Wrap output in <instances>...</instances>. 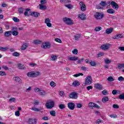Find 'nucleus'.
I'll use <instances>...</instances> for the list:
<instances>
[{
	"label": "nucleus",
	"instance_id": "6",
	"mask_svg": "<svg viewBox=\"0 0 124 124\" xmlns=\"http://www.w3.org/2000/svg\"><path fill=\"white\" fill-rule=\"evenodd\" d=\"M42 48H43V49H50L51 48V44L49 42L43 43Z\"/></svg>",
	"mask_w": 124,
	"mask_h": 124
},
{
	"label": "nucleus",
	"instance_id": "31",
	"mask_svg": "<svg viewBox=\"0 0 124 124\" xmlns=\"http://www.w3.org/2000/svg\"><path fill=\"white\" fill-rule=\"evenodd\" d=\"M34 77H37V76H39L40 75V72L38 71L33 72Z\"/></svg>",
	"mask_w": 124,
	"mask_h": 124
},
{
	"label": "nucleus",
	"instance_id": "25",
	"mask_svg": "<svg viewBox=\"0 0 124 124\" xmlns=\"http://www.w3.org/2000/svg\"><path fill=\"white\" fill-rule=\"evenodd\" d=\"M109 101V98H108V97L107 96H105L103 97L102 99V102H103V103H106V102H107V101Z\"/></svg>",
	"mask_w": 124,
	"mask_h": 124
},
{
	"label": "nucleus",
	"instance_id": "2",
	"mask_svg": "<svg viewBox=\"0 0 124 124\" xmlns=\"http://www.w3.org/2000/svg\"><path fill=\"white\" fill-rule=\"evenodd\" d=\"M47 109H52L55 106V102L53 101L49 100L46 104Z\"/></svg>",
	"mask_w": 124,
	"mask_h": 124
},
{
	"label": "nucleus",
	"instance_id": "46",
	"mask_svg": "<svg viewBox=\"0 0 124 124\" xmlns=\"http://www.w3.org/2000/svg\"><path fill=\"white\" fill-rule=\"evenodd\" d=\"M13 56L14 57H19V56H20V53L18 52H15L13 53Z\"/></svg>",
	"mask_w": 124,
	"mask_h": 124
},
{
	"label": "nucleus",
	"instance_id": "39",
	"mask_svg": "<svg viewBox=\"0 0 124 124\" xmlns=\"http://www.w3.org/2000/svg\"><path fill=\"white\" fill-rule=\"evenodd\" d=\"M81 37V35L80 34H77L75 36V40H79Z\"/></svg>",
	"mask_w": 124,
	"mask_h": 124
},
{
	"label": "nucleus",
	"instance_id": "14",
	"mask_svg": "<svg viewBox=\"0 0 124 124\" xmlns=\"http://www.w3.org/2000/svg\"><path fill=\"white\" fill-rule=\"evenodd\" d=\"M31 13L30 15H31V16H33V17H35L36 18L40 16V13L37 12H31Z\"/></svg>",
	"mask_w": 124,
	"mask_h": 124
},
{
	"label": "nucleus",
	"instance_id": "13",
	"mask_svg": "<svg viewBox=\"0 0 124 124\" xmlns=\"http://www.w3.org/2000/svg\"><path fill=\"white\" fill-rule=\"evenodd\" d=\"M45 24H46L47 27L48 28H51L52 27V24L51 23V20H50V18H46L45 20Z\"/></svg>",
	"mask_w": 124,
	"mask_h": 124
},
{
	"label": "nucleus",
	"instance_id": "38",
	"mask_svg": "<svg viewBox=\"0 0 124 124\" xmlns=\"http://www.w3.org/2000/svg\"><path fill=\"white\" fill-rule=\"evenodd\" d=\"M89 63L91 66H95L96 65V62L94 61H91Z\"/></svg>",
	"mask_w": 124,
	"mask_h": 124
},
{
	"label": "nucleus",
	"instance_id": "3",
	"mask_svg": "<svg viewBox=\"0 0 124 124\" xmlns=\"http://www.w3.org/2000/svg\"><path fill=\"white\" fill-rule=\"evenodd\" d=\"M93 83V79L92 77L89 76L85 78V83L83 84V86H85L86 85H91Z\"/></svg>",
	"mask_w": 124,
	"mask_h": 124
},
{
	"label": "nucleus",
	"instance_id": "52",
	"mask_svg": "<svg viewBox=\"0 0 124 124\" xmlns=\"http://www.w3.org/2000/svg\"><path fill=\"white\" fill-rule=\"evenodd\" d=\"M119 99H122L124 100V93L122 94H120L119 96Z\"/></svg>",
	"mask_w": 124,
	"mask_h": 124
},
{
	"label": "nucleus",
	"instance_id": "28",
	"mask_svg": "<svg viewBox=\"0 0 124 124\" xmlns=\"http://www.w3.org/2000/svg\"><path fill=\"white\" fill-rule=\"evenodd\" d=\"M46 92L43 90H41L39 93V94H40V95H46Z\"/></svg>",
	"mask_w": 124,
	"mask_h": 124
},
{
	"label": "nucleus",
	"instance_id": "59",
	"mask_svg": "<svg viewBox=\"0 0 124 124\" xmlns=\"http://www.w3.org/2000/svg\"><path fill=\"white\" fill-rule=\"evenodd\" d=\"M102 93L104 95H107L108 94V92L107 90H104L102 91Z\"/></svg>",
	"mask_w": 124,
	"mask_h": 124
},
{
	"label": "nucleus",
	"instance_id": "1",
	"mask_svg": "<svg viewBox=\"0 0 124 124\" xmlns=\"http://www.w3.org/2000/svg\"><path fill=\"white\" fill-rule=\"evenodd\" d=\"M94 17L96 20H101L104 17V14L102 12H96L94 15Z\"/></svg>",
	"mask_w": 124,
	"mask_h": 124
},
{
	"label": "nucleus",
	"instance_id": "58",
	"mask_svg": "<svg viewBox=\"0 0 124 124\" xmlns=\"http://www.w3.org/2000/svg\"><path fill=\"white\" fill-rule=\"evenodd\" d=\"M42 120H43L44 121H48L49 120V117H48V116H45L42 118Z\"/></svg>",
	"mask_w": 124,
	"mask_h": 124
},
{
	"label": "nucleus",
	"instance_id": "35",
	"mask_svg": "<svg viewBox=\"0 0 124 124\" xmlns=\"http://www.w3.org/2000/svg\"><path fill=\"white\" fill-rule=\"evenodd\" d=\"M24 11H25V9L24 8L21 7L18 9V12L20 14H23Z\"/></svg>",
	"mask_w": 124,
	"mask_h": 124
},
{
	"label": "nucleus",
	"instance_id": "49",
	"mask_svg": "<svg viewBox=\"0 0 124 124\" xmlns=\"http://www.w3.org/2000/svg\"><path fill=\"white\" fill-rule=\"evenodd\" d=\"M50 85L51 86V87H52L53 88H55V87H56V83L54 82V81H51L50 83Z\"/></svg>",
	"mask_w": 124,
	"mask_h": 124
},
{
	"label": "nucleus",
	"instance_id": "62",
	"mask_svg": "<svg viewBox=\"0 0 124 124\" xmlns=\"http://www.w3.org/2000/svg\"><path fill=\"white\" fill-rule=\"evenodd\" d=\"M81 70H83V71H86L87 69H88V68L85 67V66H82L81 67Z\"/></svg>",
	"mask_w": 124,
	"mask_h": 124
},
{
	"label": "nucleus",
	"instance_id": "11",
	"mask_svg": "<svg viewBox=\"0 0 124 124\" xmlns=\"http://www.w3.org/2000/svg\"><path fill=\"white\" fill-rule=\"evenodd\" d=\"M68 108L70 109V110H74L75 109V104L72 102H69L68 103Z\"/></svg>",
	"mask_w": 124,
	"mask_h": 124
},
{
	"label": "nucleus",
	"instance_id": "27",
	"mask_svg": "<svg viewBox=\"0 0 124 124\" xmlns=\"http://www.w3.org/2000/svg\"><path fill=\"white\" fill-rule=\"evenodd\" d=\"M40 9L41 10H46V9H47V7L46 5L41 4H40Z\"/></svg>",
	"mask_w": 124,
	"mask_h": 124
},
{
	"label": "nucleus",
	"instance_id": "51",
	"mask_svg": "<svg viewBox=\"0 0 124 124\" xmlns=\"http://www.w3.org/2000/svg\"><path fill=\"white\" fill-rule=\"evenodd\" d=\"M72 53L74 55H77L78 54V50L75 49L72 51Z\"/></svg>",
	"mask_w": 124,
	"mask_h": 124
},
{
	"label": "nucleus",
	"instance_id": "26",
	"mask_svg": "<svg viewBox=\"0 0 124 124\" xmlns=\"http://www.w3.org/2000/svg\"><path fill=\"white\" fill-rule=\"evenodd\" d=\"M28 47H29V45L27 43H25L23 44L21 46V50H26Z\"/></svg>",
	"mask_w": 124,
	"mask_h": 124
},
{
	"label": "nucleus",
	"instance_id": "10",
	"mask_svg": "<svg viewBox=\"0 0 124 124\" xmlns=\"http://www.w3.org/2000/svg\"><path fill=\"white\" fill-rule=\"evenodd\" d=\"M110 5H111L112 8H113L114 9H119V5H118V4H117V3H116L114 1L111 2Z\"/></svg>",
	"mask_w": 124,
	"mask_h": 124
},
{
	"label": "nucleus",
	"instance_id": "9",
	"mask_svg": "<svg viewBox=\"0 0 124 124\" xmlns=\"http://www.w3.org/2000/svg\"><path fill=\"white\" fill-rule=\"evenodd\" d=\"M79 5L80 6V10H81V11H86V4H85V3H84V2L80 1L79 2Z\"/></svg>",
	"mask_w": 124,
	"mask_h": 124
},
{
	"label": "nucleus",
	"instance_id": "61",
	"mask_svg": "<svg viewBox=\"0 0 124 124\" xmlns=\"http://www.w3.org/2000/svg\"><path fill=\"white\" fill-rule=\"evenodd\" d=\"M118 80L120 81V82H123V81L124 80V78L123 77H119L118 78Z\"/></svg>",
	"mask_w": 124,
	"mask_h": 124
},
{
	"label": "nucleus",
	"instance_id": "37",
	"mask_svg": "<svg viewBox=\"0 0 124 124\" xmlns=\"http://www.w3.org/2000/svg\"><path fill=\"white\" fill-rule=\"evenodd\" d=\"M124 63H119L118 65V69H122V68H124Z\"/></svg>",
	"mask_w": 124,
	"mask_h": 124
},
{
	"label": "nucleus",
	"instance_id": "30",
	"mask_svg": "<svg viewBox=\"0 0 124 124\" xmlns=\"http://www.w3.org/2000/svg\"><path fill=\"white\" fill-rule=\"evenodd\" d=\"M8 49V47H3V46H0V50L2 51L3 52H5V51H7Z\"/></svg>",
	"mask_w": 124,
	"mask_h": 124
},
{
	"label": "nucleus",
	"instance_id": "15",
	"mask_svg": "<svg viewBox=\"0 0 124 124\" xmlns=\"http://www.w3.org/2000/svg\"><path fill=\"white\" fill-rule=\"evenodd\" d=\"M37 123V119L32 118H30L29 119V124H36Z\"/></svg>",
	"mask_w": 124,
	"mask_h": 124
},
{
	"label": "nucleus",
	"instance_id": "18",
	"mask_svg": "<svg viewBox=\"0 0 124 124\" xmlns=\"http://www.w3.org/2000/svg\"><path fill=\"white\" fill-rule=\"evenodd\" d=\"M94 88H95V89H97V90H102L103 87L101 84L97 83L94 85Z\"/></svg>",
	"mask_w": 124,
	"mask_h": 124
},
{
	"label": "nucleus",
	"instance_id": "36",
	"mask_svg": "<svg viewBox=\"0 0 124 124\" xmlns=\"http://www.w3.org/2000/svg\"><path fill=\"white\" fill-rule=\"evenodd\" d=\"M28 77H34L33 76V72H30L27 74Z\"/></svg>",
	"mask_w": 124,
	"mask_h": 124
},
{
	"label": "nucleus",
	"instance_id": "41",
	"mask_svg": "<svg viewBox=\"0 0 124 124\" xmlns=\"http://www.w3.org/2000/svg\"><path fill=\"white\" fill-rule=\"evenodd\" d=\"M108 81V82H113L114 81V78H113L112 77H108V79H107Z\"/></svg>",
	"mask_w": 124,
	"mask_h": 124
},
{
	"label": "nucleus",
	"instance_id": "55",
	"mask_svg": "<svg viewBox=\"0 0 124 124\" xmlns=\"http://www.w3.org/2000/svg\"><path fill=\"white\" fill-rule=\"evenodd\" d=\"M6 75V73H5V72L0 71V76H5Z\"/></svg>",
	"mask_w": 124,
	"mask_h": 124
},
{
	"label": "nucleus",
	"instance_id": "5",
	"mask_svg": "<svg viewBox=\"0 0 124 124\" xmlns=\"http://www.w3.org/2000/svg\"><path fill=\"white\" fill-rule=\"evenodd\" d=\"M63 21L66 25H73V22H72V20L68 17H64L63 18Z\"/></svg>",
	"mask_w": 124,
	"mask_h": 124
},
{
	"label": "nucleus",
	"instance_id": "56",
	"mask_svg": "<svg viewBox=\"0 0 124 124\" xmlns=\"http://www.w3.org/2000/svg\"><path fill=\"white\" fill-rule=\"evenodd\" d=\"M112 107L114 109H119V106L117 104H113V106H112Z\"/></svg>",
	"mask_w": 124,
	"mask_h": 124
},
{
	"label": "nucleus",
	"instance_id": "64",
	"mask_svg": "<svg viewBox=\"0 0 124 124\" xmlns=\"http://www.w3.org/2000/svg\"><path fill=\"white\" fill-rule=\"evenodd\" d=\"M15 115L16 117H19L20 116V112L19 111H16L15 112Z\"/></svg>",
	"mask_w": 124,
	"mask_h": 124
},
{
	"label": "nucleus",
	"instance_id": "33",
	"mask_svg": "<svg viewBox=\"0 0 124 124\" xmlns=\"http://www.w3.org/2000/svg\"><path fill=\"white\" fill-rule=\"evenodd\" d=\"M41 41L38 40H35L33 41V43L34 44H35V45H38V44H41Z\"/></svg>",
	"mask_w": 124,
	"mask_h": 124
},
{
	"label": "nucleus",
	"instance_id": "29",
	"mask_svg": "<svg viewBox=\"0 0 124 124\" xmlns=\"http://www.w3.org/2000/svg\"><path fill=\"white\" fill-rule=\"evenodd\" d=\"M104 62L106 64H109V63H111V62H112V60H109V59L107 58L104 60Z\"/></svg>",
	"mask_w": 124,
	"mask_h": 124
},
{
	"label": "nucleus",
	"instance_id": "21",
	"mask_svg": "<svg viewBox=\"0 0 124 124\" xmlns=\"http://www.w3.org/2000/svg\"><path fill=\"white\" fill-rule=\"evenodd\" d=\"M72 85L74 87H78V86H80V82H79V81H78V80H75V81H74L73 82Z\"/></svg>",
	"mask_w": 124,
	"mask_h": 124
},
{
	"label": "nucleus",
	"instance_id": "23",
	"mask_svg": "<svg viewBox=\"0 0 124 124\" xmlns=\"http://www.w3.org/2000/svg\"><path fill=\"white\" fill-rule=\"evenodd\" d=\"M78 17L81 20H86V15H85V14L79 15Z\"/></svg>",
	"mask_w": 124,
	"mask_h": 124
},
{
	"label": "nucleus",
	"instance_id": "19",
	"mask_svg": "<svg viewBox=\"0 0 124 124\" xmlns=\"http://www.w3.org/2000/svg\"><path fill=\"white\" fill-rule=\"evenodd\" d=\"M68 60H69V61H78V60H79V57H70L68 58Z\"/></svg>",
	"mask_w": 124,
	"mask_h": 124
},
{
	"label": "nucleus",
	"instance_id": "57",
	"mask_svg": "<svg viewBox=\"0 0 124 124\" xmlns=\"http://www.w3.org/2000/svg\"><path fill=\"white\" fill-rule=\"evenodd\" d=\"M55 41H56V42H58V43H62V40H61V39L55 38Z\"/></svg>",
	"mask_w": 124,
	"mask_h": 124
},
{
	"label": "nucleus",
	"instance_id": "32",
	"mask_svg": "<svg viewBox=\"0 0 124 124\" xmlns=\"http://www.w3.org/2000/svg\"><path fill=\"white\" fill-rule=\"evenodd\" d=\"M18 68L19 69H25L26 67L24 66V65L22 64H18Z\"/></svg>",
	"mask_w": 124,
	"mask_h": 124
},
{
	"label": "nucleus",
	"instance_id": "20",
	"mask_svg": "<svg viewBox=\"0 0 124 124\" xmlns=\"http://www.w3.org/2000/svg\"><path fill=\"white\" fill-rule=\"evenodd\" d=\"M113 30L114 29L113 28H108L106 30V33L107 34H110V33H111V32H113Z\"/></svg>",
	"mask_w": 124,
	"mask_h": 124
},
{
	"label": "nucleus",
	"instance_id": "16",
	"mask_svg": "<svg viewBox=\"0 0 124 124\" xmlns=\"http://www.w3.org/2000/svg\"><path fill=\"white\" fill-rule=\"evenodd\" d=\"M12 34V31H7L4 32V35L5 37H9Z\"/></svg>",
	"mask_w": 124,
	"mask_h": 124
},
{
	"label": "nucleus",
	"instance_id": "50",
	"mask_svg": "<svg viewBox=\"0 0 124 124\" xmlns=\"http://www.w3.org/2000/svg\"><path fill=\"white\" fill-rule=\"evenodd\" d=\"M102 56H104V53L100 52L97 54V58H100V57H102Z\"/></svg>",
	"mask_w": 124,
	"mask_h": 124
},
{
	"label": "nucleus",
	"instance_id": "53",
	"mask_svg": "<svg viewBox=\"0 0 124 124\" xmlns=\"http://www.w3.org/2000/svg\"><path fill=\"white\" fill-rule=\"evenodd\" d=\"M65 7H67L69 9H71L72 8V5L71 4H68L67 5H65Z\"/></svg>",
	"mask_w": 124,
	"mask_h": 124
},
{
	"label": "nucleus",
	"instance_id": "42",
	"mask_svg": "<svg viewBox=\"0 0 124 124\" xmlns=\"http://www.w3.org/2000/svg\"><path fill=\"white\" fill-rule=\"evenodd\" d=\"M102 30V28L101 27H97L94 29L95 31H99Z\"/></svg>",
	"mask_w": 124,
	"mask_h": 124
},
{
	"label": "nucleus",
	"instance_id": "44",
	"mask_svg": "<svg viewBox=\"0 0 124 124\" xmlns=\"http://www.w3.org/2000/svg\"><path fill=\"white\" fill-rule=\"evenodd\" d=\"M31 110H32V111H35L36 112H39L40 111V109L34 107H32L31 108Z\"/></svg>",
	"mask_w": 124,
	"mask_h": 124
},
{
	"label": "nucleus",
	"instance_id": "24",
	"mask_svg": "<svg viewBox=\"0 0 124 124\" xmlns=\"http://www.w3.org/2000/svg\"><path fill=\"white\" fill-rule=\"evenodd\" d=\"M107 12L108 13V14H114L115 11L113 9H108L107 10Z\"/></svg>",
	"mask_w": 124,
	"mask_h": 124
},
{
	"label": "nucleus",
	"instance_id": "12",
	"mask_svg": "<svg viewBox=\"0 0 124 124\" xmlns=\"http://www.w3.org/2000/svg\"><path fill=\"white\" fill-rule=\"evenodd\" d=\"M69 96L70 98H72L73 99H77L78 98V95L75 92H72L71 93H70Z\"/></svg>",
	"mask_w": 124,
	"mask_h": 124
},
{
	"label": "nucleus",
	"instance_id": "22",
	"mask_svg": "<svg viewBox=\"0 0 124 124\" xmlns=\"http://www.w3.org/2000/svg\"><path fill=\"white\" fill-rule=\"evenodd\" d=\"M124 37V36L122 34H119L116 35L114 37H113V39H118V38H123Z\"/></svg>",
	"mask_w": 124,
	"mask_h": 124
},
{
	"label": "nucleus",
	"instance_id": "34",
	"mask_svg": "<svg viewBox=\"0 0 124 124\" xmlns=\"http://www.w3.org/2000/svg\"><path fill=\"white\" fill-rule=\"evenodd\" d=\"M57 59H58V56H57V55H52L50 58L51 61H56L57 60Z\"/></svg>",
	"mask_w": 124,
	"mask_h": 124
},
{
	"label": "nucleus",
	"instance_id": "45",
	"mask_svg": "<svg viewBox=\"0 0 124 124\" xmlns=\"http://www.w3.org/2000/svg\"><path fill=\"white\" fill-rule=\"evenodd\" d=\"M84 74L83 73H80L79 74H75L73 75L74 77H79V76H83Z\"/></svg>",
	"mask_w": 124,
	"mask_h": 124
},
{
	"label": "nucleus",
	"instance_id": "48",
	"mask_svg": "<svg viewBox=\"0 0 124 124\" xmlns=\"http://www.w3.org/2000/svg\"><path fill=\"white\" fill-rule=\"evenodd\" d=\"M59 108L62 109H64V108H65V106L64 104H60L59 106Z\"/></svg>",
	"mask_w": 124,
	"mask_h": 124
},
{
	"label": "nucleus",
	"instance_id": "4",
	"mask_svg": "<svg viewBox=\"0 0 124 124\" xmlns=\"http://www.w3.org/2000/svg\"><path fill=\"white\" fill-rule=\"evenodd\" d=\"M111 46V44H105L101 46L100 48L101 50L103 51H106V50H109L110 47Z\"/></svg>",
	"mask_w": 124,
	"mask_h": 124
},
{
	"label": "nucleus",
	"instance_id": "60",
	"mask_svg": "<svg viewBox=\"0 0 124 124\" xmlns=\"http://www.w3.org/2000/svg\"><path fill=\"white\" fill-rule=\"evenodd\" d=\"M76 105H77V108H81L82 106H83L82 104H80V103H77L76 104Z\"/></svg>",
	"mask_w": 124,
	"mask_h": 124
},
{
	"label": "nucleus",
	"instance_id": "7",
	"mask_svg": "<svg viewBox=\"0 0 124 124\" xmlns=\"http://www.w3.org/2000/svg\"><path fill=\"white\" fill-rule=\"evenodd\" d=\"M17 27H12V34L14 35V36H17L18 34H19V32L17 31Z\"/></svg>",
	"mask_w": 124,
	"mask_h": 124
},
{
	"label": "nucleus",
	"instance_id": "40",
	"mask_svg": "<svg viewBox=\"0 0 124 124\" xmlns=\"http://www.w3.org/2000/svg\"><path fill=\"white\" fill-rule=\"evenodd\" d=\"M49 114H50L51 116L52 117H55L56 116V111L55 110H51L49 111Z\"/></svg>",
	"mask_w": 124,
	"mask_h": 124
},
{
	"label": "nucleus",
	"instance_id": "47",
	"mask_svg": "<svg viewBox=\"0 0 124 124\" xmlns=\"http://www.w3.org/2000/svg\"><path fill=\"white\" fill-rule=\"evenodd\" d=\"M100 5H101V6H103V7H104V6L106 5V2L105 1H101V2L100 3Z\"/></svg>",
	"mask_w": 124,
	"mask_h": 124
},
{
	"label": "nucleus",
	"instance_id": "17",
	"mask_svg": "<svg viewBox=\"0 0 124 124\" xmlns=\"http://www.w3.org/2000/svg\"><path fill=\"white\" fill-rule=\"evenodd\" d=\"M13 79L16 81V82H18L19 84H21L22 83V79L21 78L18 77H16L13 78Z\"/></svg>",
	"mask_w": 124,
	"mask_h": 124
},
{
	"label": "nucleus",
	"instance_id": "8",
	"mask_svg": "<svg viewBox=\"0 0 124 124\" xmlns=\"http://www.w3.org/2000/svg\"><path fill=\"white\" fill-rule=\"evenodd\" d=\"M88 107H89V108H91V109H93V108H97V109H99V107L98 106V105L93 102L89 103L88 104Z\"/></svg>",
	"mask_w": 124,
	"mask_h": 124
},
{
	"label": "nucleus",
	"instance_id": "63",
	"mask_svg": "<svg viewBox=\"0 0 124 124\" xmlns=\"http://www.w3.org/2000/svg\"><path fill=\"white\" fill-rule=\"evenodd\" d=\"M59 94L61 96H64V92H63V91H60L59 92Z\"/></svg>",
	"mask_w": 124,
	"mask_h": 124
},
{
	"label": "nucleus",
	"instance_id": "54",
	"mask_svg": "<svg viewBox=\"0 0 124 124\" xmlns=\"http://www.w3.org/2000/svg\"><path fill=\"white\" fill-rule=\"evenodd\" d=\"M15 101H16L15 98H11L9 100V102H15Z\"/></svg>",
	"mask_w": 124,
	"mask_h": 124
},
{
	"label": "nucleus",
	"instance_id": "43",
	"mask_svg": "<svg viewBox=\"0 0 124 124\" xmlns=\"http://www.w3.org/2000/svg\"><path fill=\"white\" fill-rule=\"evenodd\" d=\"M13 20L14 22H15V23H18L20 22V19H19L18 18L16 17H14Z\"/></svg>",
	"mask_w": 124,
	"mask_h": 124
}]
</instances>
